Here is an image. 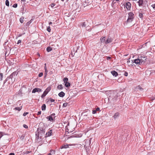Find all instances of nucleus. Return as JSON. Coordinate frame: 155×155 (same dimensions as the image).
I'll return each mask as SVG.
<instances>
[{
  "label": "nucleus",
  "mask_w": 155,
  "mask_h": 155,
  "mask_svg": "<svg viewBox=\"0 0 155 155\" xmlns=\"http://www.w3.org/2000/svg\"><path fill=\"white\" fill-rule=\"evenodd\" d=\"M28 114V112H25L23 113V115L24 116H25Z\"/></svg>",
  "instance_id": "c03bdc74"
},
{
  "label": "nucleus",
  "mask_w": 155,
  "mask_h": 155,
  "mask_svg": "<svg viewBox=\"0 0 155 155\" xmlns=\"http://www.w3.org/2000/svg\"><path fill=\"white\" fill-rule=\"evenodd\" d=\"M24 18L23 17H21L20 19V21L21 23H23L24 22Z\"/></svg>",
  "instance_id": "cd10ccee"
},
{
  "label": "nucleus",
  "mask_w": 155,
  "mask_h": 155,
  "mask_svg": "<svg viewBox=\"0 0 155 155\" xmlns=\"http://www.w3.org/2000/svg\"><path fill=\"white\" fill-rule=\"evenodd\" d=\"M100 110V108L97 107L95 110H92L93 114H95L96 113L97 111H99Z\"/></svg>",
  "instance_id": "a211bd4d"
},
{
  "label": "nucleus",
  "mask_w": 155,
  "mask_h": 155,
  "mask_svg": "<svg viewBox=\"0 0 155 155\" xmlns=\"http://www.w3.org/2000/svg\"><path fill=\"white\" fill-rule=\"evenodd\" d=\"M112 39L110 36H108L105 41V44H107L112 42Z\"/></svg>",
  "instance_id": "6e6552de"
},
{
  "label": "nucleus",
  "mask_w": 155,
  "mask_h": 155,
  "mask_svg": "<svg viewBox=\"0 0 155 155\" xmlns=\"http://www.w3.org/2000/svg\"><path fill=\"white\" fill-rule=\"evenodd\" d=\"M43 75V73L42 72H41L39 74H38V77H40L41 76H42Z\"/></svg>",
  "instance_id": "4c0bfd02"
},
{
  "label": "nucleus",
  "mask_w": 155,
  "mask_h": 155,
  "mask_svg": "<svg viewBox=\"0 0 155 155\" xmlns=\"http://www.w3.org/2000/svg\"><path fill=\"white\" fill-rule=\"evenodd\" d=\"M63 81L65 84L66 83L68 82V79L67 78H64L63 79Z\"/></svg>",
  "instance_id": "5701e85b"
},
{
  "label": "nucleus",
  "mask_w": 155,
  "mask_h": 155,
  "mask_svg": "<svg viewBox=\"0 0 155 155\" xmlns=\"http://www.w3.org/2000/svg\"><path fill=\"white\" fill-rule=\"evenodd\" d=\"M52 24V22H50L49 23V25H50L51 24Z\"/></svg>",
  "instance_id": "052dcab7"
},
{
  "label": "nucleus",
  "mask_w": 155,
  "mask_h": 155,
  "mask_svg": "<svg viewBox=\"0 0 155 155\" xmlns=\"http://www.w3.org/2000/svg\"><path fill=\"white\" fill-rule=\"evenodd\" d=\"M21 36V35H19V37Z\"/></svg>",
  "instance_id": "69168bd1"
},
{
  "label": "nucleus",
  "mask_w": 155,
  "mask_h": 155,
  "mask_svg": "<svg viewBox=\"0 0 155 155\" xmlns=\"http://www.w3.org/2000/svg\"><path fill=\"white\" fill-rule=\"evenodd\" d=\"M21 40H18V42L17 43V44H18L19 43H21Z\"/></svg>",
  "instance_id": "8fccbe9b"
},
{
  "label": "nucleus",
  "mask_w": 155,
  "mask_h": 155,
  "mask_svg": "<svg viewBox=\"0 0 155 155\" xmlns=\"http://www.w3.org/2000/svg\"><path fill=\"white\" fill-rule=\"evenodd\" d=\"M119 114L118 113H115L114 114V116H113V117H114V118L116 119L119 116Z\"/></svg>",
  "instance_id": "412c9836"
},
{
  "label": "nucleus",
  "mask_w": 155,
  "mask_h": 155,
  "mask_svg": "<svg viewBox=\"0 0 155 155\" xmlns=\"http://www.w3.org/2000/svg\"><path fill=\"white\" fill-rule=\"evenodd\" d=\"M17 6H18L17 4L16 3H15V4H14L12 6L14 8H16L17 7Z\"/></svg>",
  "instance_id": "c9c22d12"
},
{
  "label": "nucleus",
  "mask_w": 155,
  "mask_h": 155,
  "mask_svg": "<svg viewBox=\"0 0 155 155\" xmlns=\"http://www.w3.org/2000/svg\"><path fill=\"white\" fill-rule=\"evenodd\" d=\"M41 140L40 139V135H39L36 132L35 140L37 142H40Z\"/></svg>",
  "instance_id": "2eb2a0df"
},
{
  "label": "nucleus",
  "mask_w": 155,
  "mask_h": 155,
  "mask_svg": "<svg viewBox=\"0 0 155 155\" xmlns=\"http://www.w3.org/2000/svg\"><path fill=\"white\" fill-rule=\"evenodd\" d=\"M49 100H50V101L51 102H54V99H53L52 98H50V99H49Z\"/></svg>",
  "instance_id": "79ce46f5"
},
{
  "label": "nucleus",
  "mask_w": 155,
  "mask_h": 155,
  "mask_svg": "<svg viewBox=\"0 0 155 155\" xmlns=\"http://www.w3.org/2000/svg\"><path fill=\"white\" fill-rule=\"evenodd\" d=\"M23 127H24L25 128H26V129L28 128V126H27V125H26L25 124H24L23 125Z\"/></svg>",
  "instance_id": "a19ab883"
},
{
  "label": "nucleus",
  "mask_w": 155,
  "mask_h": 155,
  "mask_svg": "<svg viewBox=\"0 0 155 155\" xmlns=\"http://www.w3.org/2000/svg\"><path fill=\"white\" fill-rule=\"evenodd\" d=\"M151 6L153 8H155V4L152 5Z\"/></svg>",
  "instance_id": "603ef678"
},
{
  "label": "nucleus",
  "mask_w": 155,
  "mask_h": 155,
  "mask_svg": "<svg viewBox=\"0 0 155 155\" xmlns=\"http://www.w3.org/2000/svg\"><path fill=\"white\" fill-rule=\"evenodd\" d=\"M91 3L89 2V0H85L83 2V5L85 7L89 5Z\"/></svg>",
  "instance_id": "9d476101"
},
{
  "label": "nucleus",
  "mask_w": 155,
  "mask_h": 155,
  "mask_svg": "<svg viewBox=\"0 0 155 155\" xmlns=\"http://www.w3.org/2000/svg\"><path fill=\"white\" fill-rule=\"evenodd\" d=\"M58 96L61 97H63L65 95V93L63 91H61L58 94Z\"/></svg>",
  "instance_id": "f3484780"
},
{
  "label": "nucleus",
  "mask_w": 155,
  "mask_h": 155,
  "mask_svg": "<svg viewBox=\"0 0 155 155\" xmlns=\"http://www.w3.org/2000/svg\"><path fill=\"white\" fill-rule=\"evenodd\" d=\"M113 94H111L109 96L108 98L109 101L110 102V103H114L117 100L118 96L115 95L114 97H113Z\"/></svg>",
  "instance_id": "7ed1b4c3"
},
{
  "label": "nucleus",
  "mask_w": 155,
  "mask_h": 155,
  "mask_svg": "<svg viewBox=\"0 0 155 155\" xmlns=\"http://www.w3.org/2000/svg\"><path fill=\"white\" fill-rule=\"evenodd\" d=\"M50 90V88L49 87H48L44 91L43 94L41 96V97L42 98H44L45 97L47 94Z\"/></svg>",
  "instance_id": "423d86ee"
},
{
  "label": "nucleus",
  "mask_w": 155,
  "mask_h": 155,
  "mask_svg": "<svg viewBox=\"0 0 155 155\" xmlns=\"http://www.w3.org/2000/svg\"><path fill=\"white\" fill-rule=\"evenodd\" d=\"M41 90L38 88H35L32 91V93H35L36 92H41Z\"/></svg>",
  "instance_id": "9b49d317"
},
{
  "label": "nucleus",
  "mask_w": 155,
  "mask_h": 155,
  "mask_svg": "<svg viewBox=\"0 0 155 155\" xmlns=\"http://www.w3.org/2000/svg\"><path fill=\"white\" fill-rule=\"evenodd\" d=\"M139 17L141 18H142L143 17V15L142 14V13H139Z\"/></svg>",
  "instance_id": "7c9ffc66"
},
{
  "label": "nucleus",
  "mask_w": 155,
  "mask_h": 155,
  "mask_svg": "<svg viewBox=\"0 0 155 155\" xmlns=\"http://www.w3.org/2000/svg\"><path fill=\"white\" fill-rule=\"evenodd\" d=\"M55 114L54 113H53L51 114L50 116H51L52 117H53V118L55 117Z\"/></svg>",
  "instance_id": "37998d69"
},
{
  "label": "nucleus",
  "mask_w": 155,
  "mask_h": 155,
  "mask_svg": "<svg viewBox=\"0 0 155 155\" xmlns=\"http://www.w3.org/2000/svg\"><path fill=\"white\" fill-rule=\"evenodd\" d=\"M22 108V106H20V107H17L15 108L14 109L18 110L19 111H20Z\"/></svg>",
  "instance_id": "b1692460"
},
{
  "label": "nucleus",
  "mask_w": 155,
  "mask_h": 155,
  "mask_svg": "<svg viewBox=\"0 0 155 155\" xmlns=\"http://www.w3.org/2000/svg\"><path fill=\"white\" fill-rule=\"evenodd\" d=\"M47 155H51V153H49Z\"/></svg>",
  "instance_id": "e2e57ef3"
},
{
  "label": "nucleus",
  "mask_w": 155,
  "mask_h": 155,
  "mask_svg": "<svg viewBox=\"0 0 155 155\" xmlns=\"http://www.w3.org/2000/svg\"><path fill=\"white\" fill-rule=\"evenodd\" d=\"M124 75L125 76H127V75H128V73H127V72H125L124 73Z\"/></svg>",
  "instance_id": "de8ad7c7"
},
{
  "label": "nucleus",
  "mask_w": 155,
  "mask_h": 155,
  "mask_svg": "<svg viewBox=\"0 0 155 155\" xmlns=\"http://www.w3.org/2000/svg\"><path fill=\"white\" fill-rule=\"evenodd\" d=\"M31 21H32V20H31L30 21H28V22H27V25H29L32 22Z\"/></svg>",
  "instance_id": "ea45409f"
},
{
  "label": "nucleus",
  "mask_w": 155,
  "mask_h": 155,
  "mask_svg": "<svg viewBox=\"0 0 155 155\" xmlns=\"http://www.w3.org/2000/svg\"><path fill=\"white\" fill-rule=\"evenodd\" d=\"M45 130L42 128L39 127L37 129L36 132L40 135V139H42L45 133Z\"/></svg>",
  "instance_id": "f03ea898"
},
{
  "label": "nucleus",
  "mask_w": 155,
  "mask_h": 155,
  "mask_svg": "<svg viewBox=\"0 0 155 155\" xmlns=\"http://www.w3.org/2000/svg\"><path fill=\"white\" fill-rule=\"evenodd\" d=\"M138 4V5L140 7L145 6L143 0H139L137 2Z\"/></svg>",
  "instance_id": "1a4fd4ad"
},
{
  "label": "nucleus",
  "mask_w": 155,
  "mask_h": 155,
  "mask_svg": "<svg viewBox=\"0 0 155 155\" xmlns=\"http://www.w3.org/2000/svg\"><path fill=\"white\" fill-rule=\"evenodd\" d=\"M90 27L88 26L86 28V29L87 30H90Z\"/></svg>",
  "instance_id": "09e8293b"
},
{
  "label": "nucleus",
  "mask_w": 155,
  "mask_h": 155,
  "mask_svg": "<svg viewBox=\"0 0 155 155\" xmlns=\"http://www.w3.org/2000/svg\"><path fill=\"white\" fill-rule=\"evenodd\" d=\"M55 5V4L54 3H51L50 5L51 7L52 8H53Z\"/></svg>",
  "instance_id": "49530a36"
},
{
  "label": "nucleus",
  "mask_w": 155,
  "mask_h": 155,
  "mask_svg": "<svg viewBox=\"0 0 155 155\" xmlns=\"http://www.w3.org/2000/svg\"><path fill=\"white\" fill-rule=\"evenodd\" d=\"M131 6V4L130 2H128L126 3V7L127 10H129L130 9Z\"/></svg>",
  "instance_id": "f8f14e48"
},
{
  "label": "nucleus",
  "mask_w": 155,
  "mask_h": 155,
  "mask_svg": "<svg viewBox=\"0 0 155 155\" xmlns=\"http://www.w3.org/2000/svg\"><path fill=\"white\" fill-rule=\"evenodd\" d=\"M111 74L114 76L116 77L118 75V73L117 72L115 71H113L111 72Z\"/></svg>",
  "instance_id": "dca6fc26"
},
{
  "label": "nucleus",
  "mask_w": 155,
  "mask_h": 155,
  "mask_svg": "<svg viewBox=\"0 0 155 155\" xmlns=\"http://www.w3.org/2000/svg\"><path fill=\"white\" fill-rule=\"evenodd\" d=\"M47 30L49 32H50L51 31V29L49 26L47 28Z\"/></svg>",
  "instance_id": "473e14b6"
},
{
  "label": "nucleus",
  "mask_w": 155,
  "mask_h": 155,
  "mask_svg": "<svg viewBox=\"0 0 155 155\" xmlns=\"http://www.w3.org/2000/svg\"><path fill=\"white\" fill-rule=\"evenodd\" d=\"M154 72L155 73V71H154Z\"/></svg>",
  "instance_id": "774afa93"
},
{
  "label": "nucleus",
  "mask_w": 155,
  "mask_h": 155,
  "mask_svg": "<svg viewBox=\"0 0 155 155\" xmlns=\"http://www.w3.org/2000/svg\"><path fill=\"white\" fill-rule=\"evenodd\" d=\"M75 53V52H74V51H71V54H72V55H73V54H74Z\"/></svg>",
  "instance_id": "5fc2aeb1"
},
{
  "label": "nucleus",
  "mask_w": 155,
  "mask_h": 155,
  "mask_svg": "<svg viewBox=\"0 0 155 155\" xmlns=\"http://www.w3.org/2000/svg\"><path fill=\"white\" fill-rule=\"evenodd\" d=\"M45 67H44V69H45V70H47V68H46V64H45Z\"/></svg>",
  "instance_id": "4d7b16f0"
},
{
  "label": "nucleus",
  "mask_w": 155,
  "mask_h": 155,
  "mask_svg": "<svg viewBox=\"0 0 155 155\" xmlns=\"http://www.w3.org/2000/svg\"><path fill=\"white\" fill-rule=\"evenodd\" d=\"M134 14L133 12H130L128 13V18L127 20V22H132L134 18Z\"/></svg>",
  "instance_id": "20e7f679"
},
{
  "label": "nucleus",
  "mask_w": 155,
  "mask_h": 155,
  "mask_svg": "<svg viewBox=\"0 0 155 155\" xmlns=\"http://www.w3.org/2000/svg\"><path fill=\"white\" fill-rule=\"evenodd\" d=\"M139 58H140V60H142V64L144 63L146 61L147 59L146 57L144 55H141L140 56H138Z\"/></svg>",
  "instance_id": "0eeeda50"
},
{
  "label": "nucleus",
  "mask_w": 155,
  "mask_h": 155,
  "mask_svg": "<svg viewBox=\"0 0 155 155\" xmlns=\"http://www.w3.org/2000/svg\"><path fill=\"white\" fill-rule=\"evenodd\" d=\"M132 63H134L136 65H138V66L142 64V63L141 62H142V60H140V58H139L138 57L137 59L132 60Z\"/></svg>",
  "instance_id": "39448f33"
},
{
  "label": "nucleus",
  "mask_w": 155,
  "mask_h": 155,
  "mask_svg": "<svg viewBox=\"0 0 155 155\" xmlns=\"http://www.w3.org/2000/svg\"><path fill=\"white\" fill-rule=\"evenodd\" d=\"M52 130H50L48 132L46 133L45 137H49L52 135Z\"/></svg>",
  "instance_id": "ddd939ff"
},
{
  "label": "nucleus",
  "mask_w": 155,
  "mask_h": 155,
  "mask_svg": "<svg viewBox=\"0 0 155 155\" xmlns=\"http://www.w3.org/2000/svg\"><path fill=\"white\" fill-rule=\"evenodd\" d=\"M72 145H73V144H64V145H63L61 147V149H63V148H67L68 147H69V146H72Z\"/></svg>",
  "instance_id": "4468645a"
},
{
  "label": "nucleus",
  "mask_w": 155,
  "mask_h": 155,
  "mask_svg": "<svg viewBox=\"0 0 155 155\" xmlns=\"http://www.w3.org/2000/svg\"><path fill=\"white\" fill-rule=\"evenodd\" d=\"M52 49L50 47H48L47 48V51L48 52L50 51Z\"/></svg>",
  "instance_id": "c85d7f7f"
},
{
  "label": "nucleus",
  "mask_w": 155,
  "mask_h": 155,
  "mask_svg": "<svg viewBox=\"0 0 155 155\" xmlns=\"http://www.w3.org/2000/svg\"><path fill=\"white\" fill-rule=\"evenodd\" d=\"M91 140V139H90V140H89V142H90V143H91V140Z\"/></svg>",
  "instance_id": "0e129e2a"
},
{
  "label": "nucleus",
  "mask_w": 155,
  "mask_h": 155,
  "mask_svg": "<svg viewBox=\"0 0 155 155\" xmlns=\"http://www.w3.org/2000/svg\"><path fill=\"white\" fill-rule=\"evenodd\" d=\"M61 1L62 2H63L64 1V0H61Z\"/></svg>",
  "instance_id": "338daca9"
},
{
  "label": "nucleus",
  "mask_w": 155,
  "mask_h": 155,
  "mask_svg": "<svg viewBox=\"0 0 155 155\" xmlns=\"http://www.w3.org/2000/svg\"><path fill=\"white\" fill-rule=\"evenodd\" d=\"M137 89L141 91L143 90V89L142 87H141L140 86H138Z\"/></svg>",
  "instance_id": "e433bc0d"
},
{
  "label": "nucleus",
  "mask_w": 155,
  "mask_h": 155,
  "mask_svg": "<svg viewBox=\"0 0 155 155\" xmlns=\"http://www.w3.org/2000/svg\"><path fill=\"white\" fill-rule=\"evenodd\" d=\"M3 74L2 73L0 74V81H2V80Z\"/></svg>",
  "instance_id": "f704fd0d"
},
{
  "label": "nucleus",
  "mask_w": 155,
  "mask_h": 155,
  "mask_svg": "<svg viewBox=\"0 0 155 155\" xmlns=\"http://www.w3.org/2000/svg\"><path fill=\"white\" fill-rule=\"evenodd\" d=\"M5 5L8 6H9V2L8 0H6L5 1Z\"/></svg>",
  "instance_id": "c756f323"
},
{
  "label": "nucleus",
  "mask_w": 155,
  "mask_h": 155,
  "mask_svg": "<svg viewBox=\"0 0 155 155\" xmlns=\"http://www.w3.org/2000/svg\"><path fill=\"white\" fill-rule=\"evenodd\" d=\"M46 106L45 104H43L41 106V110H46Z\"/></svg>",
  "instance_id": "393cba45"
},
{
  "label": "nucleus",
  "mask_w": 155,
  "mask_h": 155,
  "mask_svg": "<svg viewBox=\"0 0 155 155\" xmlns=\"http://www.w3.org/2000/svg\"><path fill=\"white\" fill-rule=\"evenodd\" d=\"M111 58L110 57H107V59L108 60V59H110Z\"/></svg>",
  "instance_id": "bf43d9fd"
},
{
  "label": "nucleus",
  "mask_w": 155,
  "mask_h": 155,
  "mask_svg": "<svg viewBox=\"0 0 155 155\" xmlns=\"http://www.w3.org/2000/svg\"><path fill=\"white\" fill-rule=\"evenodd\" d=\"M18 74V72L15 71L12 73L4 81V84L5 83L8 81V83L9 84L14 82L16 78V77Z\"/></svg>",
  "instance_id": "f257e3e1"
},
{
  "label": "nucleus",
  "mask_w": 155,
  "mask_h": 155,
  "mask_svg": "<svg viewBox=\"0 0 155 155\" xmlns=\"http://www.w3.org/2000/svg\"><path fill=\"white\" fill-rule=\"evenodd\" d=\"M106 40V38L105 37H102L101 38L100 40L101 42L102 43L104 42L105 43Z\"/></svg>",
  "instance_id": "6ab92c4d"
},
{
  "label": "nucleus",
  "mask_w": 155,
  "mask_h": 155,
  "mask_svg": "<svg viewBox=\"0 0 155 155\" xmlns=\"http://www.w3.org/2000/svg\"><path fill=\"white\" fill-rule=\"evenodd\" d=\"M2 136V133L0 132V139L1 138V137Z\"/></svg>",
  "instance_id": "6e6d98bb"
},
{
  "label": "nucleus",
  "mask_w": 155,
  "mask_h": 155,
  "mask_svg": "<svg viewBox=\"0 0 155 155\" xmlns=\"http://www.w3.org/2000/svg\"><path fill=\"white\" fill-rule=\"evenodd\" d=\"M67 104H68L67 103H64L63 104V107H66V106H67Z\"/></svg>",
  "instance_id": "58836bf2"
},
{
  "label": "nucleus",
  "mask_w": 155,
  "mask_h": 155,
  "mask_svg": "<svg viewBox=\"0 0 155 155\" xmlns=\"http://www.w3.org/2000/svg\"><path fill=\"white\" fill-rule=\"evenodd\" d=\"M79 48V46H77V45H76L75 47H74L73 49V51L75 52H77V51L78 50V49Z\"/></svg>",
  "instance_id": "4be33fe9"
},
{
  "label": "nucleus",
  "mask_w": 155,
  "mask_h": 155,
  "mask_svg": "<svg viewBox=\"0 0 155 155\" xmlns=\"http://www.w3.org/2000/svg\"><path fill=\"white\" fill-rule=\"evenodd\" d=\"M48 72V71L47 70H45V77H46L47 76Z\"/></svg>",
  "instance_id": "72a5a7b5"
},
{
  "label": "nucleus",
  "mask_w": 155,
  "mask_h": 155,
  "mask_svg": "<svg viewBox=\"0 0 155 155\" xmlns=\"http://www.w3.org/2000/svg\"><path fill=\"white\" fill-rule=\"evenodd\" d=\"M63 87H62V84L59 85L57 86V88L58 89L61 90L63 89Z\"/></svg>",
  "instance_id": "bb28decb"
},
{
  "label": "nucleus",
  "mask_w": 155,
  "mask_h": 155,
  "mask_svg": "<svg viewBox=\"0 0 155 155\" xmlns=\"http://www.w3.org/2000/svg\"><path fill=\"white\" fill-rule=\"evenodd\" d=\"M47 118L49 121H52L53 120V117H52L50 115L47 117Z\"/></svg>",
  "instance_id": "aec40b11"
},
{
  "label": "nucleus",
  "mask_w": 155,
  "mask_h": 155,
  "mask_svg": "<svg viewBox=\"0 0 155 155\" xmlns=\"http://www.w3.org/2000/svg\"><path fill=\"white\" fill-rule=\"evenodd\" d=\"M130 58L129 59H128L127 60V63H129V62H130Z\"/></svg>",
  "instance_id": "13d9d810"
},
{
  "label": "nucleus",
  "mask_w": 155,
  "mask_h": 155,
  "mask_svg": "<svg viewBox=\"0 0 155 155\" xmlns=\"http://www.w3.org/2000/svg\"><path fill=\"white\" fill-rule=\"evenodd\" d=\"M8 155H15V153H10Z\"/></svg>",
  "instance_id": "864d4df0"
},
{
  "label": "nucleus",
  "mask_w": 155,
  "mask_h": 155,
  "mask_svg": "<svg viewBox=\"0 0 155 155\" xmlns=\"http://www.w3.org/2000/svg\"><path fill=\"white\" fill-rule=\"evenodd\" d=\"M64 85L66 87H68L70 86L71 84L69 82H68L65 83V84H64Z\"/></svg>",
  "instance_id": "a878e982"
},
{
  "label": "nucleus",
  "mask_w": 155,
  "mask_h": 155,
  "mask_svg": "<svg viewBox=\"0 0 155 155\" xmlns=\"http://www.w3.org/2000/svg\"><path fill=\"white\" fill-rule=\"evenodd\" d=\"M41 111H39L38 112L37 115H39L41 114Z\"/></svg>",
  "instance_id": "3c124183"
},
{
  "label": "nucleus",
  "mask_w": 155,
  "mask_h": 155,
  "mask_svg": "<svg viewBox=\"0 0 155 155\" xmlns=\"http://www.w3.org/2000/svg\"><path fill=\"white\" fill-rule=\"evenodd\" d=\"M21 1L23 2H25V0H21Z\"/></svg>",
  "instance_id": "680f3d73"
},
{
  "label": "nucleus",
  "mask_w": 155,
  "mask_h": 155,
  "mask_svg": "<svg viewBox=\"0 0 155 155\" xmlns=\"http://www.w3.org/2000/svg\"><path fill=\"white\" fill-rule=\"evenodd\" d=\"M81 25L82 27H85L86 25L85 22H83Z\"/></svg>",
  "instance_id": "2f4dec72"
},
{
  "label": "nucleus",
  "mask_w": 155,
  "mask_h": 155,
  "mask_svg": "<svg viewBox=\"0 0 155 155\" xmlns=\"http://www.w3.org/2000/svg\"><path fill=\"white\" fill-rule=\"evenodd\" d=\"M31 152H30V151H25V153L26 154H28L29 153H30Z\"/></svg>",
  "instance_id": "a18cd8bd"
}]
</instances>
